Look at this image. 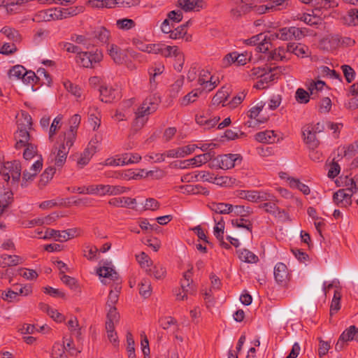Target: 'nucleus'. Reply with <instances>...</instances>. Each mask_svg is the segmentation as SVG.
<instances>
[{
	"mask_svg": "<svg viewBox=\"0 0 358 358\" xmlns=\"http://www.w3.org/2000/svg\"><path fill=\"white\" fill-rule=\"evenodd\" d=\"M24 147H26V148L24 151L23 157L26 160H30L34 157L37 153L36 147L32 143L27 144Z\"/></svg>",
	"mask_w": 358,
	"mask_h": 358,
	"instance_id": "64",
	"label": "nucleus"
},
{
	"mask_svg": "<svg viewBox=\"0 0 358 358\" xmlns=\"http://www.w3.org/2000/svg\"><path fill=\"white\" fill-rule=\"evenodd\" d=\"M62 115H58L53 120L49 129V139L50 141L53 140L54 136L56 134L57 131L60 129L62 126Z\"/></svg>",
	"mask_w": 358,
	"mask_h": 358,
	"instance_id": "51",
	"label": "nucleus"
},
{
	"mask_svg": "<svg viewBox=\"0 0 358 358\" xmlns=\"http://www.w3.org/2000/svg\"><path fill=\"white\" fill-rule=\"evenodd\" d=\"M121 157L124 165L137 163L141 159V157L137 153H125Z\"/></svg>",
	"mask_w": 358,
	"mask_h": 358,
	"instance_id": "57",
	"label": "nucleus"
},
{
	"mask_svg": "<svg viewBox=\"0 0 358 358\" xmlns=\"http://www.w3.org/2000/svg\"><path fill=\"white\" fill-rule=\"evenodd\" d=\"M159 97L155 95L147 97L135 111V119L132 124V130L137 132L146 124L148 115L154 113L159 103Z\"/></svg>",
	"mask_w": 358,
	"mask_h": 358,
	"instance_id": "2",
	"label": "nucleus"
},
{
	"mask_svg": "<svg viewBox=\"0 0 358 358\" xmlns=\"http://www.w3.org/2000/svg\"><path fill=\"white\" fill-rule=\"evenodd\" d=\"M115 91L112 88L102 87L100 89V96L101 101L106 103L112 101L115 97Z\"/></svg>",
	"mask_w": 358,
	"mask_h": 358,
	"instance_id": "47",
	"label": "nucleus"
},
{
	"mask_svg": "<svg viewBox=\"0 0 358 358\" xmlns=\"http://www.w3.org/2000/svg\"><path fill=\"white\" fill-rule=\"evenodd\" d=\"M238 258L244 262L255 264L259 261L258 257L247 249H241L237 251Z\"/></svg>",
	"mask_w": 358,
	"mask_h": 358,
	"instance_id": "34",
	"label": "nucleus"
},
{
	"mask_svg": "<svg viewBox=\"0 0 358 358\" xmlns=\"http://www.w3.org/2000/svg\"><path fill=\"white\" fill-rule=\"evenodd\" d=\"M157 44L159 47V51L156 52L155 54H161L166 57L171 56L176 57L178 58L179 62H181L180 67L182 69V65L184 62V55L182 52H180L177 46H170L159 43Z\"/></svg>",
	"mask_w": 358,
	"mask_h": 358,
	"instance_id": "9",
	"label": "nucleus"
},
{
	"mask_svg": "<svg viewBox=\"0 0 358 358\" xmlns=\"http://www.w3.org/2000/svg\"><path fill=\"white\" fill-rule=\"evenodd\" d=\"M219 120L220 117L218 116L210 117L207 114L197 115L196 116V123L203 127L204 129H210L214 127Z\"/></svg>",
	"mask_w": 358,
	"mask_h": 358,
	"instance_id": "19",
	"label": "nucleus"
},
{
	"mask_svg": "<svg viewBox=\"0 0 358 358\" xmlns=\"http://www.w3.org/2000/svg\"><path fill=\"white\" fill-rule=\"evenodd\" d=\"M59 16L57 8H55L38 11L34 15L32 20L36 22H49L59 20Z\"/></svg>",
	"mask_w": 358,
	"mask_h": 358,
	"instance_id": "10",
	"label": "nucleus"
},
{
	"mask_svg": "<svg viewBox=\"0 0 358 358\" xmlns=\"http://www.w3.org/2000/svg\"><path fill=\"white\" fill-rule=\"evenodd\" d=\"M136 260L140 264L141 267L146 271L152 264L151 259L143 252L136 256Z\"/></svg>",
	"mask_w": 358,
	"mask_h": 358,
	"instance_id": "55",
	"label": "nucleus"
},
{
	"mask_svg": "<svg viewBox=\"0 0 358 358\" xmlns=\"http://www.w3.org/2000/svg\"><path fill=\"white\" fill-rule=\"evenodd\" d=\"M215 160L217 164L222 169H229L236 165V162L239 160V155L236 154H228L219 156Z\"/></svg>",
	"mask_w": 358,
	"mask_h": 358,
	"instance_id": "14",
	"label": "nucleus"
},
{
	"mask_svg": "<svg viewBox=\"0 0 358 358\" xmlns=\"http://www.w3.org/2000/svg\"><path fill=\"white\" fill-rule=\"evenodd\" d=\"M139 293L144 298L149 297L152 294L151 282L149 279L143 278L139 284Z\"/></svg>",
	"mask_w": 358,
	"mask_h": 358,
	"instance_id": "44",
	"label": "nucleus"
},
{
	"mask_svg": "<svg viewBox=\"0 0 358 358\" xmlns=\"http://www.w3.org/2000/svg\"><path fill=\"white\" fill-rule=\"evenodd\" d=\"M358 335V329L355 326H350L348 329L345 330L340 336L338 341H337L335 349L337 351L341 350L345 342L355 340V337Z\"/></svg>",
	"mask_w": 358,
	"mask_h": 358,
	"instance_id": "12",
	"label": "nucleus"
},
{
	"mask_svg": "<svg viewBox=\"0 0 358 358\" xmlns=\"http://www.w3.org/2000/svg\"><path fill=\"white\" fill-rule=\"evenodd\" d=\"M92 194L100 196L106 195L117 196L129 191V188L122 185L97 184L92 185Z\"/></svg>",
	"mask_w": 358,
	"mask_h": 358,
	"instance_id": "8",
	"label": "nucleus"
},
{
	"mask_svg": "<svg viewBox=\"0 0 358 358\" xmlns=\"http://www.w3.org/2000/svg\"><path fill=\"white\" fill-rule=\"evenodd\" d=\"M94 36L101 43H107L110 38V32L104 27H99L94 31Z\"/></svg>",
	"mask_w": 358,
	"mask_h": 358,
	"instance_id": "39",
	"label": "nucleus"
},
{
	"mask_svg": "<svg viewBox=\"0 0 358 358\" xmlns=\"http://www.w3.org/2000/svg\"><path fill=\"white\" fill-rule=\"evenodd\" d=\"M51 355L52 358H67V355L65 354L64 345L59 343H55Z\"/></svg>",
	"mask_w": 358,
	"mask_h": 358,
	"instance_id": "54",
	"label": "nucleus"
},
{
	"mask_svg": "<svg viewBox=\"0 0 358 358\" xmlns=\"http://www.w3.org/2000/svg\"><path fill=\"white\" fill-rule=\"evenodd\" d=\"M96 152L94 151L93 150H91L89 148H86L84 151L80 154V157L78 159L77 164L78 166H80V168L84 167L86 166L92 159V156L96 153Z\"/></svg>",
	"mask_w": 358,
	"mask_h": 358,
	"instance_id": "40",
	"label": "nucleus"
},
{
	"mask_svg": "<svg viewBox=\"0 0 358 358\" xmlns=\"http://www.w3.org/2000/svg\"><path fill=\"white\" fill-rule=\"evenodd\" d=\"M197 83L203 91L210 92L217 86L220 80L208 68H203L199 71Z\"/></svg>",
	"mask_w": 358,
	"mask_h": 358,
	"instance_id": "7",
	"label": "nucleus"
},
{
	"mask_svg": "<svg viewBox=\"0 0 358 358\" xmlns=\"http://www.w3.org/2000/svg\"><path fill=\"white\" fill-rule=\"evenodd\" d=\"M133 44L139 50L148 53L155 54L156 52L159 51V47L157 43H145L140 39H134Z\"/></svg>",
	"mask_w": 358,
	"mask_h": 358,
	"instance_id": "27",
	"label": "nucleus"
},
{
	"mask_svg": "<svg viewBox=\"0 0 358 358\" xmlns=\"http://www.w3.org/2000/svg\"><path fill=\"white\" fill-rule=\"evenodd\" d=\"M341 292L339 289H336L334 291V294L333 299L331 301V313L332 314V312L335 311L337 312L340 308V301L341 299Z\"/></svg>",
	"mask_w": 358,
	"mask_h": 358,
	"instance_id": "60",
	"label": "nucleus"
},
{
	"mask_svg": "<svg viewBox=\"0 0 358 358\" xmlns=\"http://www.w3.org/2000/svg\"><path fill=\"white\" fill-rule=\"evenodd\" d=\"M116 24L120 29L129 30L135 26V22L133 20L124 18L117 20Z\"/></svg>",
	"mask_w": 358,
	"mask_h": 358,
	"instance_id": "62",
	"label": "nucleus"
},
{
	"mask_svg": "<svg viewBox=\"0 0 358 358\" xmlns=\"http://www.w3.org/2000/svg\"><path fill=\"white\" fill-rule=\"evenodd\" d=\"M29 129H18L15 138L16 140L15 147L19 149L22 147H24L26 145L29 144V141L30 139V136L29 133Z\"/></svg>",
	"mask_w": 358,
	"mask_h": 358,
	"instance_id": "23",
	"label": "nucleus"
},
{
	"mask_svg": "<svg viewBox=\"0 0 358 358\" xmlns=\"http://www.w3.org/2000/svg\"><path fill=\"white\" fill-rule=\"evenodd\" d=\"M308 48L301 43H289L287 45V51L293 53L298 57H306L308 54Z\"/></svg>",
	"mask_w": 358,
	"mask_h": 358,
	"instance_id": "29",
	"label": "nucleus"
},
{
	"mask_svg": "<svg viewBox=\"0 0 358 358\" xmlns=\"http://www.w3.org/2000/svg\"><path fill=\"white\" fill-rule=\"evenodd\" d=\"M178 6L185 11H190L199 6V0H178Z\"/></svg>",
	"mask_w": 358,
	"mask_h": 358,
	"instance_id": "52",
	"label": "nucleus"
},
{
	"mask_svg": "<svg viewBox=\"0 0 358 358\" xmlns=\"http://www.w3.org/2000/svg\"><path fill=\"white\" fill-rule=\"evenodd\" d=\"M107 52L110 58L117 64H120L123 61L122 54L120 48L115 44L108 43Z\"/></svg>",
	"mask_w": 358,
	"mask_h": 358,
	"instance_id": "32",
	"label": "nucleus"
},
{
	"mask_svg": "<svg viewBox=\"0 0 358 358\" xmlns=\"http://www.w3.org/2000/svg\"><path fill=\"white\" fill-rule=\"evenodd\" d=\"M81 117L79 115L76 114L73 115L69 120V129L64 133L62 138H65L68 139L69 137L72 138V141L74 142L76 134L77 129L80 123Z\"/></svg>",
	"mask_w": 358,
	"mask_h": 358,
	"instance_id": "18",
	"label": "nucleus"
},
{
	"mask_svg": "<svg viewBox=\"0 0 358 358\" xmlns=\"http://www.w3.org/2000/svg\"><path fill=\"white\" fill-rule=\"evenodd\" d=\"M190 22L188 21L185 24L174 28L169 32V37L171 39L177 40L180 38H185L186 41H190L192 40V36L187 34V27Z\"/></svg>",
	"mask_w": 358,
	"mask_h": 358,
	"instance_id": "15",
	"label": "nucleus"
},
{
	"mask_svg": "<svg viewBox=\"0 0 358 358\" xmlns=\"http://www.w3.org/2000/svg\"><path fill=\"white\" fill-rule=\"evenodd\" d=\"M22 262V259L17 255H2L0 257V266L2 267L16 266Z\"/></svg>",
	"mask_w": 358,
	"mask_h": 358,
	"instance_id": "30",
	"label": "nucleus"
},
{
	"mask_svg": "<svg viewBox=\"0 0 358 358\" xmlns=\"http://www.w3.org/2000/svg\"><path fill=\"white\" fill-rule=\"evenodd\" d=\"M275 79V75L271 72H267L266 70L264 72V74L260 77L259 81L257 82L255 87L257 89H264L268 85V83Z\"/></svg>",
	"mask_w": 358,
	"mask_h": 358,
	"instance_id": "35",
	"label": "nucleus"
},
{
	"mask_svg": "<svg viewBox=\"0 0 358 358\" xmlns=\"http://www.w3.org/2000/svg\"><path fill=\"white\" fill-rule=\"evenodd\" d=\"M74 142L72 138L68 139L60 136V141L55 144L52 148L48 160L54 166L61 169L65 164L70 148Z\"/></svg>",
	"mask_w": 358,
	"mask_h": 358,
	"instance_id": "3",
	"label": "nucleus"
},
{
	"mask_svg": "<svg viewBox=\"0 0 358 358\" xmlns=\"http://www.w3.org/2000/svg\"><path fill=\"white\" fill-rule=\"evenodd\" d=\"M108 203L117 208H130L136 203V199L130 197H115L110 199Z\"/></svg>",
	"mask_w": 358,
	"mask_h": 358,
	"instance_id": "24",
	"label": "nucleus"
},
{
	"mask_svg": "<svg viewBox=\"0 0 358 358\" xmlns=\"http://www.w3.org/2000/svg\"><path fill=\"white\" fill-rule=\"evenodd\" d=\"M343 23L349 26L358 24V10H350L346 15L343 17Z\"/></svg>",
	"mask_w": 358,
	"mask_h": 358,
	"instance_id": "46",
	"label": "nucleus"
},
{
	"mask_svg": "<svg viewBox=\"0 0 358 358\" xmlns=\"http://www.w3.org/2000/svg\"><path fill=\"white\" fill-rule=\"evenodd\" d=\"M310 128V127H303L302 131L303 139L310 148L315 149L318 146L319 141L316 138V134L312 131Z\"/></svg>",
	"mask_w": 358,
	"mask_h": 358,
	"instance_id": "22",
	"label": "nucleus"
},
{
	"mask_svg": "<svg viewBox=\"0 0 358 358\" xmlns=\"http://www.w3.org/2000/svg\"><path fill=\"white\" fill-rule=\"evenodd\" d=\"M270 38H278L282 41H291L289 27H284L270 34Z\"/></svg>",
	"mask_w": 358,
	"mask_h": 358,
	"instance_id": "45",
	"label": "nucleus"
},
{
	"mask_svg": "<svg viewBox=\"0 0 358 358\" xmlns=\"http://www.w3.org/2000/svg\"><path fill=\"white\" fill-rule=\"evenodd\" d=\"M214 220L215 222V225L213 229L214 235L219 241H222L223 240L224 231V222L221 217H215Z\"/></svg>",
	"mask_w": 358,
	"mask_h": 358,
	"instance_id": "41",
	"label": "nucleus"
},
{
	"mask_svg": "<svg viewBox=\"0 0 358 358\" xmlns=\"http://www.w3.org/2000/svg\"><path fill=\"white\" fill-rule=\"evenodd\" d=\"M208 207L217 214H229L234 211V206L229 203L212 202Z\"/></svg>",
	"mask_w": 358,
	"mask_h": 358,
	"instance_id": "26",
	"label": "nucleus"
},
{
	"mask_svg": "<svg viewBox=\"0 0 358 358\" xmlns=\"http://www.w3.org/2000/svg\"><path fill=\"white\" fill-rule=\"evenodd\" d=\"M85 8L83 6H73L70 8H57V10L60 14L59 20L73 17L81 13L84 11Z\"/></svg>",
	"mask_w": 358,
	"mask_h": 358,
	"instance_id": "25",
	"label": "nucleus"
},
{
	"mask_svg": "<svg viewBox=\"0 0 358 358\" xmlns=\"http://www.w3.org/2000/svg\"><path fill=\"white\" fill-rule=\"evenodd\" d=\"M106 329L107 338L109 341L115 346L119 345V340L117 333L115 331V325L112 322H106Z\"/></svg>",
	"mask_w": 358,
	"mask_h": 358,
	"instance_id": "42",
	"label": "nucleus"
},
{
	"mask_svg": "<svg viewBox=\"0 0 358 358\" xmlns=\"http://www.w3.org/2000/svg\"><path fill=\"white\" fill-rule=\"evenodd\" d=\"M310 94L302 88H299L295 94V98L297 102L300 103H307L310 100Z\"/></svg>",
	"mask_w": 358,
	"mask_h": 358,
	"instance_id": "58",
	"label": "nucleus"
},
{
	"mask_svg": "<svg viewBox=\"0 0 358 358\" xmlns=\"http://www.w3.org/2000/svg\"><path fill=\"white\" fill-rule=\"evenodd\" d=\"M257 203L266 202L268 201H276V196L266 190H257Z\"/></svg>",
	"mask_w": 358,
	"mask_h": 358,
	"instance_id": "53",
	"label": "nucleus"
},
{
	"mask_svg": "<svg viewBox=\"0 0 358 358\" xmlns=\"http://www.w3.org/2000/svg\"><path fill=\"white\" fill-rule=\"evenodd\" d=\"M97 274L101 278L103 284H109L110 282H114V287L110 291L108 301L106 303L107 306H113L117 302L119 294L121 290V280L119 278L118 273L114 269L111 262L106 263L103 266H101L98 271Z\"/></svg>",
	"mask_w": 358,
	"mask_h": 358,
	"instance_id": "1",
	"label": "nucleus"
},
{
	"mask_svg": "<svg viewBox=\"0 0 358 358\" xmlns=\"http://www.w3.org/2000/svg\"><path fill=\"white\" fill-rule=\"evenodd\" d=\"M16 117L18 129H31V117L27 113L22 111L20 115H17Z\"/></svg>",
	"mask_w": 358,
	"mask_h": 358,
	"instance_id": "33",
	"label": "nucleus"
},
{
	"mask_svg": "<svg viewBox=\"0 0 358 358\" xmlns=\"http://www.w3.org/2000/svg\"><path fill=\"white\" fill-rule=\"evenodd\" d=\"M229 96V92L224 88L218 90L215 95L213 97L212 99V105L213 106H226V101Z\"/></svg>",
	"mask_w": 358,
	"mask_h": 358,
	"instance_id": "36",
	"label": "nucleus"
},
{
	"mask_svg": "<svg viewBox=\"0 0 358 358\" xmlns=\"http://www.w3.org/2000/svg\"><path fill=\"white\" fill-rule=\"evenodd\" d=\"M164 71V66L162 63H155L148 69L150 75V84L151 88H155L157 85L156 78L160 76Z\"/></svg>",
	"mask_w": 358,
	"mask_h": 358,
	"instance_id": "21",
	"label": "nucleus"
},
{
	"mask_svg": "<svg viewBox=\"0 0 358 358\" xmlns=\"http://www.w3.org/2000/svg\"><path fill=\"white\" fill-rule=\"evenodd\" d=\"M145 272L158 280H163L166 275V267L159 262L152 264L148 268H146Z\"/></svg>",
	"mask_w": 358,
	"mask_h": 358,
	"instance_id": "16",
	"label": "nucleus"
},
{
	"mask_svg": "<svg viewBox=\"0 0 358 358\" xmlns=\"http://www.w3.org/2000/svg\"><path fill=\"white\" fill-rule=\"evenodd\" d=\"M24 73H26V69L24 66L16 65L9 70L8 76L10 79H22Z\"/></svg>",
	"mask_w": 358,
	"mask_h": 358,
	"instance_id": "50",
	"label": "nucleus"
},
{
	"mask_svg": "<svg viewBox=\"0 0 358 358\" xmlns=\"http://www.w3.org/2000/svg\"><path fill=\"white\" fill-rule=\"evenodd\" d=\"M324 82L321 80L311 82L308 86V90L310 91V95L315 96L317 94L324 88Z\"/></svg>",
	"mask_w": 358,
	"mask_h": 358,
	"instance_id": "59",
	"label": "nucleus"
},
{
	"mask_svg": "<svg viewBox=\"0 0 358 358\" xmlns=\"http://www.w3.org/2000/svg\"><path fill=\"white\" fill-rule=\"evenodd\" d=\"M60 279L62 282L67 285L70 289L76 290L78 288V284L75 278L63 274L61 275Z\"/></svg>",
	"mask_w": 358,
	"mask_h": 358,
	"instance_id": "63",
	"label": "nucleus"
},
{
	"mask_svg": "<svg viewBox=\"0 0 358 358\" xmlns=\"http://www.w3.org/2000/svg\"><path fill=\"white\" fill-rule=\"evenodd\" d=\"M215 157L214 152H208L203 153L202 155H198L194 157L191 159L192 161V167H199L202 164L207 163L208 162L212 160Z\"/></svg>",
	"mask_w": 358,
	"mask_h": 358,
	"instance_id": "31",
	"label": "nucleus"
},
{
	"mask_svg": "<svg viewBox=\"0 0 358 358\" xmlns=\"http://www.w3.org/2000/svg\"><path fill=\"white\" fill-rule=\"evenodd\" d=\"M103 58L101 50L96 49L94 51H82L76 55V62L82 67L94 68L95 64L101 62Z\"/></svg>",
	"mask_w": 358,
	"mask_h": 358,
	"instance_id": "6",
	"label": "nucleus"
},
{
	"mask_svg": "<svg viewBox=\"0 0 358 358\" xmlns=\"http://www.w3.org/2000/svg\"><path fill=\"white\" fill-rule=\"evenodd\" d=\"M350 184L346 189H341L333 195V200L335 204L340 207H348L352 204V197L356 194L357 178L350 180Z\"/></svg>",
	"mask_w": 358,
	"mask_h": 358,
	"instance_id": "4",
	"label": "nucleus"
},
{
	"mask_svg": "<svg viewBox=\"0 0 358 358\" xmlns=\"http://www.w3.org/2000/svg\"><path fill=\"white\" fill-rule=\"evenodd\" d=\"M290 36L292 40H300L303 38L307 34V29L306 28H298L295 27H290Z\"/></svg>",
	"mask_w": 358,
	"mask_h": 358,
	"instance_id": "56",
	"label": "nucleus"
},
{
	"mask_svg": "<svg viewBox=\"0 0 358 358\" xmlns=\"http://www.w3.org/2000/svg\"><path fill=\"white\" fill-rule=\"evenodd\" d=\"M264 105L261 103L260 105L255 106L250 109L248 111V117L251 119L246 122L245 124L248 127H255L259 124L260 123H264L266 122L267 118L263 117L262 119H258L257 117L263 110Z\"/></svg>",
	"mask_w": 358,
	"mask_h": 358,
	"instance_id": "13",
	"label": "nucleus"
},
{
	"mask_svg": "<svg viewBox=\"0 0 358 358\" xmlns=\"http://www.w3.org/2000/svg\"><path fill=\"white\" fill-rule=\"evenodd\" d=\"M289 185L292 188H296L302 192L305 195L310 194V190L308 185L302 183L299 180L294 178H288Z\"/></svg>",
	"mask_w": 358,
	"mask_h": 358,
	"instance_id": "43",
	"label": "nucleus"
},
{
	"mask_svg": "<svg viewBox=\"0 0 358 358\" xmlns=\"http://www.w3.org/2000/svg\"><path fill=\"white\" fill-rule=\"evenodd\" d=\"M185 83V78L183 76H178L173 84L169 87V95L172 98H175L178 96L180 92Z\"/></svg>",
	"mask_w": 358,
	"mask_h": 358,
	"instance_id": "37",
	"label": "nucleus"
},
{
	"mask_svg": "<svg viewBox=\"0 0 358 358\" xmlns=\"http://www.w3.org/2000/svg\"><path fill=\"white\" fill-rule=\"evenodd\" d=\"M64 87L66 90L71 92L72 94H73L77 98L81 97L82 95V91L80 87H78L77 85H75L70 81H66L64 83Z\"/></svg>",
	"mask_w": 358,
	"mask_h": 358,
	"instance_id": "61",
	"label": "nucleus"
},
{
	"mask_svg": "<svg viewBox=\"0 0 358 358\" xmlns=\"http://www.w3.org/2000/svg\"><path fill=\"white\" fill-rule=\"evenodd\" d=\"M1 32L4 34L9 40L13 42H17L20 41V36L18 31L10 27H3L1 29Z\"/></svg>",
	"mask_w": 358,
	"mask_h": 358,
	"instance_id": "49",
	"label": "nucleus"
},
{
	"mask_svg": "<svg viewBox=\"0 0 358 358\" xmlns=\"http://www.w3.org/2000/svg\"><path fill=\"white\" fill-rule=\"evenodd\" d=\"M255 140L263 143H273L279 138L273 130L260 131L255 134Z\"/></svg>",
	"mask_w": 358,
	"mask_h": 358,
	"instance_id": "20",
	"label": "nucleus"
},
{
	"mask_svg": "<svg viewBox=\"0 0 358 358\" xmlns=\"http://www.w3.org/2000/svg\"><path fill=\"white\" fill-rule=\"evenodd\" d=\"M197 145L189 144L185 146L179 147L176 149L177 158H183L194 152Z\"/></svg>",
	"mask_w": 358,
	"mask_h": 358,
	"instance_id": "48",
	"label": "nucleus"
},
{
	"mask_svg": "<svg viewBox=\"0 0 358 358\" xmlns=\"http://www.w3.org/2000/svg\"><path fill=\"white\" fill-rule=\"evenodd\" d=\"M22 166L19 161L6 162L1 164L0 174L8 182L11 178L13 184H17L21 176Z\"/></svg>",
	"mask_w": 358,
	"mask_h": 358,
	"instance_id": "5",
	"label": "nucleus"
},
{
	"mask_svg": "<svg viewBox=\"0 0 358 358\" xmlns=\"http://www.w3.org/2000/svg\"><path fill=\"white\" fill-rule=\"evenodd\" d=\"M13 201V193L9 189L0 188V208L4 210Z\"/></svg>",
	"mask_w": 358,
	"mask_h": 358,
	"instance_id": "38",
	"label": "nucleus"
},
{
	"mask_svg": "<svg viewBox=\"0 0 358 358\" xmlns=\"http://www.w3.org/2000/svg\"><path fill=\"white\" fill-rule=\"evenodd\" d=\"M202 90L194 89L179 99V103L182 106H187L194 103L202 93Z\"/></svg>",
	"mask_w": 358,
	"mask_h": 358,
	"instance_id": "28",
	"label": "nucleus"
},
{
	"mask_svg": "<svg viewBox=\"0 0 358 358\" xmlns=\"http://www.w3.org/2000/svg\"><path fill=\"white\" fill-rule=\"evenodd\" d=\"M278 202L279 200L276 198V201H268L262 203L259 207L264 209L266 213L271 214L275 217L282 218L283 216H286L287 213L284 210L278 206Z\"/></svg>",
	"mask_w": 358,
	"mask_h": 358,
	"instance_id": "11",
	"label": "nucleus"
},
{
	"mask_svg": "<svg viewBox=\"0 0 358 358\" xmlns=\"http://www.w3.org/2000/svg\"><path fill=\"white\" fill-rule=\"evenodd\" d=\"M274 278L278 283H285L289 278V271L287 266L279 262L274 267Z\"/></svg>",
	"mask_w": 358,
	"mask_h": 358,
	"instance_id": "17",
	"label": "nucleus"
}]
</instances>
